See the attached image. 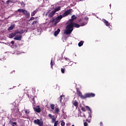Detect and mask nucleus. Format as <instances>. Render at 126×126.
<instances>
[{
	"label": "nucleus",
	"mask_w": 126,
	"mask_h": 126,
	"mask_svg": "<svg viewBox=\"0 0 126 126\" xmlns=\"http://www.w3.org/2000/svg\"><path fill=\"white\" fill-rule=\"evenodd\" d=\"M77 93L78 96L83 99H86L87 98H92L93 97H95V94L93 93H86L84 95H82V93L80 91H77Z\"/></svg>",
	"instance_id": "obj_1"
},
{
	"label": "nucleus",
	"mask_w": 126,
	"mask_h": 126,
	"mask_svg": "<svg viewBox=\"0 0 126 126\" xmlns=\"http://www.w3.org/2000/svg\"><path fill=\"white\" fill-rule=\"evenodd\" d=\"M65 30L64 31V34L66 35H70L71 32L73 31V23H70L65 27Z\"/></svg>",
	"instance_id": "obj_2"
},
{
	"label": "nucleus",
	"mask_w": 126,
	"mask_h": 126,
	"mask_svg": "<svg viewBox=\"0 0 126 126\" xmlns=\"http://www.w3.org/2000/svg\"><path fill=\"white\" fill-rule=\"evenodd\" d=\"M18 11L19 12H21V13H23L24 15H25L26 17H29V16H30V13H29L28 11L25 9L19 8L18 9Z\"/></svg>",
	"instance_id": "obj_3"
},
{
	"label": "nucleus",
	"mask_w": 126,
	"mask_h": 126,
	"mask_svg": "<svg viewBox=\"0 0 126 126\" xmlns=\"http://www.w3.org/2000/svg\"><path fill=\"white\" fill-rule=\"evenodd\" d=\"M34 125H38L39 126H43L44 123L42 119H36L33 121Z\"/></svg>",
	"instance_id": "obj_4"
},
{
	"label": "nucleus",
	"mask_w": 126,
	"mask_h": 126,
	"mask_svg": "<svg viewBox=\"0 0 126 126\" xmlns=\"http://www.w3.org/2000/svg\"><path fill=\"white\" fill-rule=\"evenodd\" d=\"M62 18H63L62 15H60L59 16L55 18V23L54 24V25L56 26V25H57V24H58V23H59V22L61 21V19H62Z\"/></svg>",
	"instance_id": "obj_5"
},
{
	"label": "nucleus",
	"mask_w": 126,
	"mask_h": 126,
	"mask_svg": "<svg viewBox=\"0 0 126 126\" xmlns=\"http://www.w3.org/2000/svg\"><path fill=\"white\" fill-rule=\"evenodd\" d=\"M72 12V9H70L69 10H67L62 15L63 17H65V16H67V15H69V14H70V13H71Z\"/></svg>",
	"instance_id": "obj_6"
},
{
	"label": "nucleus",
	"mask_w": 126,
	"mask_h": 126,
	"mask_svg": "<svg viewBox=\"0 0 126 126\" xmlns=\"http://www.w3.org/2000/svg\"><path fill=\"white\" fill-rule=\"evenodd\" d=\"M21 39H22V35H17L14 38V40L17 41H21Z\"/></svg>",
	"instance_id": "obj_7"
},
{
	"label": "nucleus",
	"mask_w": 126,
	"mask_h": 126,
	"mask_svg": "<svg viewBox=\"0 0 126 126\" xmlns=\"http://www.w3.org/2000/svg\"><path fill=\"white\" fill-rule=\"evenodd\" d=\"M25 32V30H22L20 31H16L15 32L14 34H15V35H16V34H23Z\"/></svg>",
	"instance_id": "obj_8"
},
{
	"label": "nucleus",
	"mask_w": 126,
	"mask_h": 126,
	"mask_svg": "<svg viewBox=\"0 0 126 126\" xmlns=\"http://www.w3.org/2000/svg\"><path fill=\"white\" fill-rule=\"evenodd\" d=\"M19 115V109L17 108L14 111V116L15 117H17Z\"/></svg>",
	"instance_id": "obj_9"
},
{
	"label": "nucleus",
	"mask_w": 126,
	"mask_h": 126,
	"mask_svg": "<svg viewBox=\"0 0 126 126\" xmlns=\"http://www.w3.org/2000/svg\"><path fill=\"white\" fill-rule=\"evenodd\" d=\"M34 110H35L36 113H41V108L39 106H36V108L34 107Z\"/></svg>",
	"instance_id": "obj_10"
},
{
	"label": "nucleus",
	"mask_w": 126,
	"mask_h": 126,
	"mask_svg": "<svg viewBox=\"0 0 126 126\" xmlns=\"http://www.w3.org/2000/svg\"><path fill=\"white\" fill-rule=\"evenodd\" d=\"M64 101V95H62L60 97V102L62 104L63 103Z\"/></svg>",
	"instance_id": "obj_11"
},
{
	"label": "nucleus",
	"mask_w": 126,
	"mask_h": 126,
	"mask_svg": "<svg viewBox=\"0 0 126 126\" xmlns=\"http://www.w3.org/2000/svg\"><path fill=\"white\" fill-rule=\"evenodd\" d=\"M31 99H32V103L34 106V105L36 104V102H35V97L32 95L31 96Z\"/></svg>",
	"instance_id": "obj_12"
},
{
	"label": "nucleus",
	"mask_w": 126,
	"mask_h": 126,
	"mask_svg": "<svg viewBox=\"0 0 126 126\" xmlns=\"http://www.w3.org/2000/svg\"><path fill=\"white\" fill-rule=\"evenodd\" d=\"M55 14H56V13L53 10L49 13L48 17H50V18H52V17H53V16L55 15Z\"/></svg>",
	"instance_id": "obj_13"
},
{
	"label": "nucleus",
	"mask_w": 126,
	"mask_h": 126,
	"mask_svg": "<svg viewBox=\"0 0 126 126\" xmlns=\"http://www.w3.org/2000/svg\"><path fill=\"white\" fill-rule=\"evenodd\" d=\"M61 32V30L60 29H58L57 31L54 32V36H58L59 34Z\"/></svg>",
	"instance_id": "obj_14"
},
{
	"label": "nucleus",
	"mask_w": 126,
	"mask_h": 126,
	"mask_svg": "<svg viewBox=\"0 0 126 126\" xmlns=\"http://www.w3.org/2000/svg\"><path fill=\"white\" fill-rule=\"evenodd\" d=\"M103 22L105 24L106 26H109L110 25V23L107 20L105 19L102 20Z\"/></svg>",
	"instance_id": "obj_15"
},
{
	"label": "nucleus",
	"mask_w": 126,
	"mask_h": 126,
	"mask_svg": "<svg viewBox=\"0 0 126 126\" xmlns=\"http://www.w3.org/2000/svg\"><path fill=\"white\" fill-rule=\"evenodd\" d=\"M39 23V22L37 20L33 21V22L32 23V25L34 26V25H37Z\"/></svg>",
	"instance_id": "obj_16"
},
{
	"label": "nucleus",
	"mask_w": 126,
	"mask_h": 126,
	"mask_svg": "<svg viewBox=\"0 0 126 126\" xmlns=\"http://www.w3.org/2000/svg\"><path fill=\"white\" fill-rule=\"evenodd\" d=\"M60 108H59V107L55 108V114H57L58 115H59V113H60Z\"/></svg>",
	"instance_id": "obj_17"
},
{
	"label": "nucleus",
	"mask_w": 126,
	"mask_h": 126,
	"mask_svg": "<svg viewBox=\"0 0 126 126\" xmlns=\"http://www.w3.org/2000/svg\"><path fill=\"white\" fill-rule=\"evenodd\" d=\"M73 27H76V28H79L80 27V25L79 24H77L76 23H73Z\"/></svg>",
	"instance_id": "obj_18"
},
{
	"label": "nucleus",
	"mask_w": 126,
	"mask_h": 126,
	"mask_svg": "<svg viewBox=\"0 0 126 126\" xmlns=\"http://www.w3.org/2000/svg\"><path fill=\"white\" fill-rule=\"evenodd\" d=\"M38 11V10H34L32 13H31V16H34L36 13H37V12Z\"/></svg>",
	"instance_id": "obj_19"
},
{
	"label": "nucleus",
	"mask_w": 126,
	"mask_h": 126,
	"mask_svg": "<svg viewBox=\"0 0 126 126\" xmlns=\"http://www.w3.org/2000/svg\"><path fill=\"white\" fill-rule=\"evenodd\" d=\"M15 34L14 33H12L9 34V38H10V39H12L13 37H15Z\"/></svg>",
	"instance_id": "obj_20"
},
{
	"label": "nucleus",
	"mask_w": 126,
	"mask_h": 126,
	"mask_svg": "<svg viewBox=\"0 0 126 126\" xmlns=\"http://www.w3.org/2000/svg\"><path fill=\"white\" fill-rule=\"evenodd\" d=\"M59 10H61V7H58L57 8H55L53 11L56 13V12H57V11H59Z\"/></svg>",
	"instance_id": "obj_21"
},
{
	"label": "nucleus",
	"mask_w": 126,
	"mask_h": 126,
	"mask_svg": "<svg viewBox=\"0 0 126 126\" xmlns=\"http://www.w3.org/2000/svg\"><path fill=\"white\" fill-rule=\"evenodd\" d=\"M51 68H53V66L55 65V62H53V58H52V60L51 61Z\"/></svg>",
	"instance_id": "obj_22"
},
{
	"label": "nucleus",
	"mask_w": 126,
	"mask_h": 126,
	"mask_svg": "<svg viewBox=\"0 0 126 126\" xmlns=\"http://www.w3.org/2000/svg\"><path fill=\"white\" fill-rule=\"evenodd\" d=\"M73 105H74V106H75V107H78V102L76 100H75L73 103Z\"/></svg>",
	"instance_id": "obj_23"
},
{
	"label": "nucleus",
	"mask_w": 126,
	"mask_h": 126,
	"mask_svg": "<svg viewBox=\"0 0 126 126\" xmlns=\"http://www.w3.org/2000/svg\"><path fill=\"white\" fill-rule=\"evenodd\" d=\"M83 43H84V41H81L80 42H79L78 43L79 47H81L82 46H83Z\"/></svg>",
	"instance_id": "obj_24"
},
{
	"label": "nucleus",
	"mask_w": 126,
	"mask_h": 126,
	"mask_svg": "<svg viewBox=\"0 0 126 126\" xmlns=\"http://www.w3.org/2000/svg\"><path fill=\"white\" fill-rule=\"evenodd\" d=\"M13 0H8L6 1V4L8 5L9 4V2H13Z\"/></svg>",
	"instance_id": "obj_25"
},
{
	"label": "nucleus",
	"mask_w": 126,
	"mask_h": 126,
	"mask_svg": "<svg viewBox=\"0 0 126 126\" xmlns=\"http://www.w3.org/2000/svg\"><path fill=\"white\" fill-rule=\"evenodd\" d=\"M13 28H14V26H11L10 27H9L8 28V31H10L12 30L13 29Z\"/></svg>",
	"instance_id": "obj_26"
},
{
	"label": "nucleus",
	"mask_w": 126,
	"mask_h": 126,
	"mask_svg": "<svg viewBox=\"0 0 126 126\" xmlns=\"http://www.w3.org/2000/svg\"><path fill=\"white\" fill-rule=\"evenodd\" d=\"M50 108L52 110L55 109V104H50Z\"/></svg>",
	"instance_id": "obj_27"
},
{
	"label": "nucleus",
	"mask_w": 126,
	"mask_h": 126,
	"mask_svg": "<svg viewBox=\"0 0 126 126\" xmlns=\"http://www.w3.org/2000/svg\"><path fill=\"white\" fill-rule=\"evenodd\" d=\"M85 108L86 109V110H87V111H90V112L91 113V109H90V107H89V106H86Z\"/></svg>",
	"instance_id": "obj_28"
},
{
	"label": "nucleus",
	"mask_w": 126,
	"mask_h": 126,
	"mask_svg": "<svg viewBox=\"0 0 126 126\" xmlns=\"http://www.w3.org/2000/svg\"><path fill=\"white\" fill-rule=\"evenodd\" d=\"M87 24V22H83V23H81L80 26H84L85 25H86Z\"/></svg>",
	"instance_id": "obj_29"
},
{
	"label": "nucleus",
	"mask_w": 126,
	"mask_h": 126,
	"mask_svg": "<svg viewBox=\"0 0 126 126\" xmlns=\"http://www.w3.org/2000/svg\"><path fill=\"white\" fill-rule=\"evenodd\" d=\"M56 119L55 118V117H53V118H52V120H51V122L54 124V123H55Z\"/></svg>",
	"instance_id": "obj_30"
},
{
	"label": "nucleus",
	"mask_w": 126,
	"mask_h": 126,
	"mask_svg": "<svg viewBox=\"0 0 126 126\" xmlns=\"http://www.w3.org/2000/svg\"><path fill=\"white\" fill-rule=\"evenodd\" d=\"M59 121H55V122L54 123V126H58V125H59Z\"/></svg>",
	"instance_id": "obj_31"
},
{
	"label": "nucleus",
	"mask_w": 126,
	"mask_h": 126,
	"mask_svg": "<svg viewBox=\"0 0 126 126\" xmlns=\"http://www.w3.org/2000/svg\"><path fill=\"white\" fill-rule=\"evenodd\" d=\"M50 22L51 23H54V22L56 23V18L52 19L50 20Z\"/></svg>",
	"instance_id": "obj_32"
},
{
	"label": "nucleus",
	"mask_w": 126,
	"mask_h": 126,
	"mask_svg": "<svg viewBox=\"0 0 126 126\" xmlns=\"http://www.w3.org/2000/svg\"><path fill=\"white\" fill-rule=\"evenodd\" d=\"M48 117H50V119H53V118H55V116H53V115L51 114H48Z\"/></svg>",
	"instance_id": "obj_33"
},
{
	"label": "nucleus",
	"mask_w": 126,
	"mask_h": 126,
	"mask_svg": "<svg viewBox=\"0 0 126 126\" xmlns=\"http://www.w3.org/2000/svg\"><path fill=\"white\" fill-rule=\"evenodd\" d=\"M77 16H75V15H73L72 16H71V18L72 19H73L74 20H75L76 18H77Z\"/></svg>",
	"instance_id": "obj_34"
},
{
	"label": "nucleus",
	"mask_w": 126,
	"mask_h": 126,
	"mask_svg": "<svg viewBox=\"0 0 126 126\" xmlns=\"http://www.w3.org/2000/svg\"><path fill=\"white\" fill-rule=\"evenodd\" d=\"M81 110L83 112H86V108L85 107H82Z\"/></svg>",
	"instance_id": "obj_35"
},
{
	"label": "nucleus",
	"mask_w": 126,
	"mask_h": 126,
	"mask_svg": "<svg viewBox=\"0 0 126 126\" xmlns=\"http://www.w3.org/2000/svg\"><path fill=\"white\" fill-rule=\"evenodd\" d=\"M65 125V123H64V122H63V121H62V122H61V125L62 126H64Z\"/></svg>",
	"instance_id": "obj_36"
},
{
	"label": "nucleus",
	"mask_w": 126,
	"mask_h": 126,
	"mask_svg": "<svg viewBox=\"0 0 126 126\" xmlns=\"http://www.w3.org/2000/svg\"><path fill=\"white\" fill-rule=\"evenodd\" d=\"M64 70H65L64 68H61V72H62L63 73H64Z\"/></svg>",
	"instance_id": "obj_37"
},
{
	"label": "nucleus",
	"mask_w": 126,
	"mask_h": 126,
	"mask_svg": "<svg viewBox=\"0 0 126 126\" xmlns=\"http://www.w3.org/2000/svg\"><path fill=\"white\" fill-rule=\"evenodd\" d=\"M11 125H12V126H15L17 125V123L16 122H13V123H12ZM14 125H15V126H14Z\"/></svg>",
	"instance_id": "obj_38"
},
{
	"label": "nucleus",
	"mask_w": 126,
	"mask_h": 126,
	"mask_svg": "<svg viewBox=\"0 0 126 126\" xmlns=\"http://www.w3.org/2000/svg\"><path fill=\"white\" fill-rule=\"evenodd\" d=\"M68 64V65H72V64H73V62L71 61Z\"/></svg>",
	"instance_id": "obj_39"
},
{
	"label": "nucleus",
	"mask_w": 126,
	"mask_h": 126,
	"mask_svg": "<svg viewBox=\"0 0 126 126\" xmlns=\"http://www.w3.org/2000/svg\"><path fill=\"white\" fill-rule=\"evenodd\" d=\"M34 19H35V18H34L33 17H32L30 19L29 21H31L32 20H34Z\"/></svg>",
	"instance_id": "obj_40"
},
{
	"label": "nucleus",
	"mask_w": 126,
	"mask_h": 126,
	"mask_svg": "<svg viewBox=\"0 0 126 126\" xmlns=\"http://www.w3.org/2000/svg\"><path fill=\"white\" fill-rule=\"evenodd\" d=\"M84 126H88V123L87 122H84Z\"/></svg>",
	"instance_id": "obj_41"
},
{
	"label": "nucleus",
	"mask_w": 126,
	"mask_h": 126,
	"mask_svg": "<svg viewBox=\"0 0 126 126\" xmlns=\"http://www.w3.org/2000/svg\"><path fill=\"white\" fill-rule=\"evenodd\" d=\"M84 19H85V20H86L87 21L89 20V18H88L87 17H85Z\"/></svg>",
	"instance_id": "obj_42"
},
{
	"label": "nucleus",
	"mask_w": 126,
	"mask_h": 126,
	"mask_svg": "<svg viewBox=\"0 0 126 126\" xmlns=\"http://www.w3.org/2000/svg\"><path fill=\"white\" fill-rule=\"evenodd\" d=\"M25 114H27V115H28L29 114V110H25Z\"/></svg>",
	"instance_id": "obj_43"
},
{
	"label": "nucleus",
	"mask_w": 126,
	"mask_h": 126,
	"mask_svg": "<svg viewBox=\"0 0 126 126\" xmlns=\"http://www.w3.org/2000/svg\"><path fill=\"white\" fill-rule=\"evenodd\" d=\"M73 20H74V19H72V18H71V19H70V20H69V21H70V22H71V23H73Z\"/></svg>",
	"instance_id": "obj_44"
},
{
	"label": "nucleus",
	"mask_w": 126,
	"mask_h": 126,
	"mask_svg": "<svg viewBox=\"0 0 126 126\" xmlns=\"http://www.w3.org/2000/svg\"><path fill=\"white\" fill-rule=\"evenodd\" d=\"M11 44H12V45H14V41H12Z\"/></svg>",
	"instance_id": "obj_45"
},
{
	"label": "nucleus",
	"mask_w": 126,
	"mask_h": 126,
	"mask_svg": "<svg viewBox=\"0 0 126 126\" xmlns=\"http://www.w3.org/2000/svg\"><path fill=\"white\" fill-rule=\"evenodd\" d=\"M100 126H103V123L102 122L100 123Z\"/></svg>",
	"instance_id": "obj_46"
},
{
	"label": "nucleus",
	"mask_w": 126,
	"mask_h": 126,
	"mask_svg": "<svg viewBox=\"0 0 126 126\" xmlns=\"http://www.w3.org/2000/svg\"><path fill=\"white\" fill-rule=\"evenodd\" d=\"M65 59L66 60V61H69V59L68 58H65Z\"/></svg>",
	"instance_id": "obj_47"
},
{
	"label": "nucleus",
	"mask_w": 126,
	"mask_h": 126,
	"mask_svg": "<svg viewBox=\"0 0 126 126\" xmlns=\"http://www.w3.org/2000/svg\"><path fill=\"white\" fill-rule=\"evenodd\" d=\"M82 21V19H80L79 20V22H81Z\"/></svg>",
	"instance_id": "obj_48"
},
{
	"label": "nucleus",
	"mask_w": 126,
	"mask_h": 126,
	"mask_svg": "<svg viewBox=\"0 0 126 126\" xmlns=\"http://www.w3.org/2000/svg\"><path fill=\"white\" fill-rule=\"evenodd\" d=\"M71 126H75L74 125H72Z\"/></svg>",
	"instance_id": "obj_49"
},
{
	"label": "nucleus",
	"mask_w": 126,
	"mask_h": 126,
	"mask_svg": "<svg viewBox=\"0 0 126 126\" xmlns=\"http://www.w3.org/2000/svg\"><path fill=\"white\" fill-rule=\"evenodd\" d=\"M90 117H91V115H90Z\"/></svg>",
	"instance_id": "obj_50"
}]
</instances>
